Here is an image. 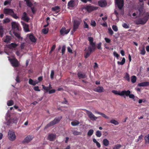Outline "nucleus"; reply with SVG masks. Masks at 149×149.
Here are the masks:
<instances>
[{
  "instance_id": "nucleus-32",
  "label": "nucleus",
  "mask_w": 149,
  "mask_h": 149,
  "mask_svg": "<svg viewBox=\"0 0 149 149\" xmlns=\"http://www.w3.org/2000/svg\"><path fill=\"white\" fill-rule=\"evenodd\" d=\"M110 123H111L115 125H117L119 124V123L117 120H114L112 119L110 121Z\"/></svg>"
},
{
  "instance_id": "nucleus-42",
  "label": "nucleus",
  "mask_w": 149,
  "mask_h": 149,
  "mask_svg": "<svg viewBox=\"0 0 149 149\" xmlns=\"http://www.w3.org/2000/svg\"><path fill=\"white\" fill-rule=\"evenodd\" d=\"M10 21V20L8 18H6L4 19L3 21V22L4 23H6L9 22Z\"/></svg>"
},
{
  "instance_id": "nucleus-34",
  "label": "nucleus",
  "mask_w": 149,
  "mask_h": 149,
  "mask_svg": "<svg viewBox=\"0 0 149 149\" xmlns=\"http://www.w3.org/2000/svg\"><path fill=\"white\" fill-rule=\"evenodd\" d=\"M11 38L10 36H6L4 40V42H5L8 43L10 40Z\"/></svg>"
},
{
  "instance_id": "nucleus-16",
  "label": "nucleus",
  "mask_w": 149,
  "mask_h": 149,
  "mask_svg": "<svg viewBox=\"0 0 149 149\" xmlns=\"http://www.w3.org/2000/svg\"><path fill=\"white\" fill-rule=\"evenodd\" d=\"M79 24L80 22L79 21L76 20L74 21L73 28V30L74 31H75L77 29H78Z\"/></svg>"
},
{
  "instance_id": "nucleus-40",
  "label": "nucleus",
  "mask_w": 149,
  "mask_h": 149,
  "mask_svg": "<svg viewBox=\"0 0 149 149\" xmlns=\"http://www.w3.org/2000/svg\"><path fill=\"white\" fill-rule=\"evenodd\" d=\"M145 139L146 143H149V134L145 137Z\"/></svg>"
},
{
  "instance_id": "nucleus-47",
  "label": "nucleus",
  "mask_w": 149,
  "mask_h": 149,
  "mask_svg": "<svg viewBox=\"0 0 149 149\" xmlns=\"http://www.w3.org/2000/svg\"><path fill=\"white\" fill-rule=\"evenodd\" d=\"M112 28L113 30L115 32H117L118 31V27L115 25H113L112 26Z\"/></svg>"
},
{
  "instance_id": "nucleus-45",
  "label": "nucleus",
  "mask_w": 149,
  "mask_h": 149,
  "mask_svg": "<svg viewBox=\"0 0 149 149\" xmlns=\"http://www.w3.org/2000/svg\"><path fill=\"white\" fill-rule=\"evenodd\" d=\"M18 45L17 44L15 43H11L9 45V47L10 48H15Z\"/></svg>"
},
{
  "instance_id": "nucleus-13",
  "label": "nucleus",
  "mask_w": 149,
  "mask_h": 149,
  "mask_svg": "<svg viewBox=\"0 0 149 149\" xmlns=\"http://www.w3.org/2000/svg\"><path fill=\"white\" fill-rule=\"evenodd\" d=\"M112 92L115 95H118L121 96H123L124 95V93H126L125 91L124 90L122 91H118L116 90H113Z\"/></svg>"
},
{
  "instance_id": "nucleus-28",
  "label": "nucleus",
  "mask_w": 149,
  "mask_h": 149,
  "mask_svg": "<svg viewBox=\"0 0 149 149\" xmlns=\"http://www.w3.org/2000/svg\"><path fill=\"white\" fill-rule=\"evenodd\" d=\"M95 113H96L98 114L101 116H102L104 118H106L107 119H109V117L107 116L106 115H105L104 113L99 112L98 111H95Z\"/></svg>"
},
{
  "instance_id": "nucleus-64",
  "label": "nucleus",
  "mask_w": 149,
  "mask_h": 149,
  "mask_svg": "<svg viewBox=\"0 0 149 149\" xmlns=\"http://www.w3.org/2000/svg\"><path fill=\"white\" fill-rule=\"evenodd\" d=\"M84 27L85 28H88V26L87 23L85 22H84Z\"/></svg>"
},
{
  "instance_id": "nucleus-22",
  "label": "nucleus",
  "mask_w": 149,
  "mask_h": 149,
  "mask_svg": "<svg viewBox=\"0 0 149 149\" xmlns=\"http://www.w3.org/2000/svg\"><path fill=\"white\" fill-rule=\"evenodd\" d=\"M21 22L25 31L26 32L29 31L28 28V25L23 22Z\"/></svg>"
},
{
  "instance_id": "nucleus-37",
  "label": "nucleus",
  "mask_w": 149,
  "mask_h": 149,
  "mask_svg": "<svg viewBox=\"0 0 149 149\" xmlns=\"http://www.w3.org/2000/svg\"><path fill=\"white\" fill-rule=\"evenodd\" d=\"M136 78L135 76H133L131 77V81L133 83H134L136 82Z\"/></svg>"
},
{
  "instance_id": "nucleus-53",
  "label": "nucleus",
  "mask_w": 149,
  "mask_h": 149,
  "mask_svg": "<svg viewBox=\"0 0 149 149\" xmlns=\"http://www.w3.org/2000/svg\"><path fill=\"white\" fill-rule=\"evenodd\" d=\"M11 1V0H7L4 3V5L5 6H6L9 4L10 3Z\"/></svg>"
},
{
  "instance_id": "nucleus-21",
  "label": "nucleus",
  "mask_w": 149,
  "mask_h": 149,
  "mask_svg": "<svg viewBox=\"0 0 149 149\" xmlns=\"http://www.w3.org/2000/svg\"><path fill=\"white\" fill-rule=\"evenodd\" d=\"M99 5L101 7H104L107 5V3L105 0H102L98 2Z\"/></svg>"
},
{
  "instance_id": "nucleus-5",
  "label": "nucleus",
  "mask_w": 149,
  "mask_h": 149,
  "mask_svg": "<svg viewBox=\"0 0 149 149\" xmlns=\"http://www.w3.org/2000/svg\"><path fill=\"white\" fill-rule=\"evenodd\" d=\"M115 3L120 9H121L124 5V0H115Z\"/></svg>"
},
{
  "instance_id": "nucleus-51",
  "label": "nucleus",
  "mask_w": 149,
  "mask_h": 149,
  "mask_svg": "<svg viewBox=\"0 0 149 149\" xmlns=\"http://www.w3.org/2000/svg\"><path fill=\"white\" fill-rule=\"evenodd\" d=\"M108 31L109 33L111 35H112L113 34V32L111 28H108Z\"/></svg>"
},
{
  "instance_id": "nucleus-7",
  "label": "nucleus",
  "mask_w": 149,
  "mask_h": 149,
  "mask_svg": "<svg viewBox=\"0 0 149 149\" xmlns=\"http://www.w3.org/2000/svg\"><path fill=\"white\" fill-rule=\"evenodd\" d=\"M12 65L17 67L18 66L19 62L17 59L15 58L9 59Z\"/></svg>"
},
{
  "instance_id": "nucleus-27",
  "label": "nucleus",
  "mask_w": 149,
  "mask_h": 149,
  "mask_svg": "<svg viewBox=\"0 0 149 149\" xmlns=\"http://www.w3.org/2000/svg\"><path fill=\"white\" fill-rule=\"evenodd\" d=\"M102 143L105 146H108L109 144V142L107 139H104L103 140Z\"/></svg>"
},
{
  "instance_id": "nucleus-20",
  "label": "nucleus",
  "mask_w": 149,
  "mask_h": 149,
  "mask_svg": "<svg viewBox=\"0 0 149 149\" xmlns=\"http://www.w3.org/2000/svg\"><path fill=\"white\" fill-rule=\"evenodd\" d=\"M33 138V137L32 136H26L24 140V142L25 143H29L30 142Z\"/></svg>"
},
{
  "instance_id": "nucleus-62",
  "label": "nucleus",
  "mask_w": 149,
  "mask_h": 149,
  "mask_svg": "<svg viewBox=\"0 0 149 149\" xmlns=\"http://www.w3.org/2000/svg\"><path fill=\"white\" fill-rule=\"evenodd\" d=\"M26 3L27 4V5L28 6L31 7L32 6V4L31 2L30 1H28V2H26Z\"/></svg>"
},
{
  "instance_id": "nucleus-12",
  "label": "nucleus",
  "mask_w": 149,
  "mask_h": 149,
  "mask_svg": "<svg viewBox=\"0 0 149 149\" xmlns=\"http://www.w3.org/2000/svg\"><path fill=\"white\" fill-rule=\"evenodd\" d=\"M88 40L90 42V46L91 48H92V49L93 50H95V44L93 42V38L91 37H89L88 38Z\"/></svg>"
},
{
  "instance_id": "nucleus-61",
  "label": "nucleus",
  "mask_w": 149,
  "mask_h": 149,
  "mask_svg": "<svg viewBox=\"0 0 149 149\" xmlns=\"http://www.w3.org/2000/svg\"><path fill=\"white\" fill-rule=\"evenodd\" d=\"M34 90L36 91H40V90L39 89V87L38 86H35L34 88Z\"/></svg>"
},
{
  "instance_id": "nucleus-8",
  "label": "nucleus",
  "mask_w": 149,
  "mask_h": 149,
  "mask_svg": "<svg viewBox=\"0 0 149 149\" xmlns=\"http://www.w3.org/2000/svg\"><path fill=\"white\" fill-rule=\"evenodd\" d=\"M12 29L15 31L19 30V25L18 23L13 22L11 23Z\"/></svg>"
},
{
  "instance_id": "nucleus-57",
  "label": "nucleus",
  "mask_w": 149,
  "mask_h": 149,
  "mask_svg": "<svg viewBox=\"0 0 149 149\" xmlns=\"http://www.w3.org/2000/svg\"><path fill=\"white\" fill-rule=\"evenodd\" d=\"M65 49V46L63 45L62 47V54H63L64 53Z\"/></svg>"
},
{
  "instance_id": "nucleus-24",
  "label": "nucleus",
  "mask_w": 149,
  "mask_h": 149,
  "mask_svg": "<svg viewBox=\"0 0 149 149\" xmlns=\"http://www.w3.org/2000/svg\"><path fill=\"white\" fill-rule=\"evenodd\" d=\"M149 85V83L148 82H145L138 84V86H148Z\"/></svg>"
},
{
  "instance_id": "nucleus-3",
  "label": "nucleus",
  "mask_w": 149,
  "mask_h": 149,
  "mask_svg": "<svg viewBox=\"0 0 149 149\" xmlns=\"http://www.w3.org/2000/svg\"><path fill=\"white\" fill-rule=\"evenodd\" d=\"M61 118L62 117L61 116L55 118L53 120L51 121L47 124L45 127V128H47L57 123L60 120Z\"/></svg>"
},
{
  "instance_id": "nucleus-44",
  "label": "nucleus",
  "mask_w": 149,
  "mask_h": 149,
  "mask_svg": "<svg viewBox=\"0 0 149 149\" xmlns=\"http://www.w3.org/2000/svg\"><path fill=\"white\" fill-rule=\"evenodd\" d=\"M7 104L8 106H12L13 104V102L12 100L8 101L7 102Z\"/></svg>"
},
{
  "instance_id": "nucleus-17",
  "label": "nucleus",
  "mask_w": 149,
  "mask_h": 149,
  "mask_svg": "<svg viewBox=\"0 0 149 149\" xmlns=\"http://www.w3.org/2000/svg\"><path fill=\"white\" fill-rule=\"evenodd\" d=\"M125 92L126 93H124V95H125L127 96H129L130 98L134 100L135 96L133 94H130L131 92L130 90L125 91Z\"/></svg>"
},
{
  "instance_id": "nucleus-4",
  "label": "nucleus",
  "mask_w": 149,
  "mask_h": 149,
  "mask_svg": "<svg viewBox=\"0 0 149 149\" xmlns=\"http://www.w3.org/2000/svg\"><path fill=\"white\" fill-rule=\"evenodd\" d=\"M85 111L88 117L91 120H95L98 118V117L95 116L91 111L87 110H85Z\"/></svg>"
},
{
  "instance_id": "nucleus-58",
  "label": "nucleus",
  "mask_w": 149,
  "mask_h": 149,
  "mask_svg": "<svg viewBox=\"0 0 149 149\" xmlns=\"http://www.w3.org/2000/svg\"><path fill=\"white\" fill-rule=\"evenodd\" d=\"M91 25L93 26H95L96 25L95 22L94 21H92L91 22Z\"/></svg>"
},
{
  "instance_id": "nucleus-55",
  "label": "nucleus",
  "mask_w": 149,
  "mask_h": 149,
  "mask_svg": "<svg viewBox=\"0 0 149 149\" xmlns=\"http://www.w3.org/2000/svg\"><path fill=\"white\" fill-rule=\"evenodd\" d=\"M54 75V72L53 70H52L51 71L50 74V77L52 79L53 78Z\"/></svg>"
},
{
  "instance_id": "nucleus-30",
  "label": "nucleus",
  "mask_w": 149,
  "mask_h": 149,
  "mask_svg": "<svg viewBox=\"0 0 149 149\" xmlns=\"http://www.w3.org/2000/svg\"><path fill=\"white\" fill-rule=\"evenodd\" d=\"M22 19L26 21H28L29 20L28 18L26 16V13L25 12H24L22 17Z\"/></svg>"
},
{
  "instance_id": "nucleus-43",
  "label": "nucleus",
  "mask_w": 149,
  "mask_h": 149,
  "mask_svg": "<svg viewBox=\"0 0 149 149\" xmlns=\"http://www.w3.org/2000/svg\"><path fill=\"white\" fill-rule=\"evenodd\" d=\"M121 146V145L120 144H117L113 147V149H119Z\"/></svg>"
},
{
  "instance_id": "nucleus-50",
  "label": "nucleus",
  "mask_w": 149,
  "mask_h": 149,
  "mask_svg": "<svg viewBox=\"0 0 149 149\" xmlns=\"http://www.w3.org/2000/svg\"><path fill=\"white\" fill-rule=\"evenodd\" d=\"M59 9V7L58 6H56L52 8V10L54 11H56Z\"/></svg>"
},
{
  "instance_id": "nucleus-59",
  "label": "nucleus",
  "mask_w": 149,
  "mask_h": 149,
  "mask_svg": "<svg viewBox=\"0 0 149 149\" xmlns=\"http://www.w3.org/2000/svg\"><path fill=\"white\" fill-rule=\"evenodd\" d=\"M56 92V91L54 89H52L51 90H50L49 91V94H52L53 93H55Z\"/></svg>"
},
{
  "instance_id": "nucleus-56",
  "label": "nucleus",
  "mask_w": 149,
  "mask_h": 149,
  "mask_svg": "<svg viewBox=\"0 0 149 149\" xmlns=\"http://www.w3.org/2000/svg\"><path fill=\"white\" fill-rule=\"evenodd\" d=\"M11 15L15 19H17L18 18V17L17 16L16 14L14 13L13 11V13Z\"/></svg>"
},
{
  "instance_id": "nucleus-10",
  "label": "nucleus",
  "mask_w": 149,
  "mask_h": 149,
  "mask_svg": "<svg viewBox=\"0 0 149 149\" xmlns=\"http://www.w3.org/2000/svg\"><path fill=\"white\" fill-rule=\"evenodd\" d=\"M70 29H66L65 27H62L60 30V32L62 35L67 34L70 31Z\"/></svg>"
},
{
  "instance_id": "nucleus-52",
  "label": "nucleus",
  "mask_w": 149,
  "mask_h": 149,
  "mask_svg": "<svg viewBox=\"0 0 149 149\" xmlns=\"http://www.w3.org/2000/svg\"><path fill=\"white\" fill-rule=\"evenodd\" d=\"M3 29L2 27H0V34L1 37H2L3 35Z\"/></svg>"
},
{
  "instance_id": "nucleus-46",
  "label": "nucleus",
  "mask_w": 149,
  "mask_h": 149,
  "mask_svg": "<svg viewBox=\"0 0 149 149\" xmlns=\"http://www.w3.org/2000/svg\"><path fill=\"white\" fill-rule=\"evenodd\" d=\"M14 33L15 35L18 38H21L22 39V38H21L20 35V34L18 33H17L15 32H14Z\"/></svg>"
},
{
  "instance_id": "nucleus-31",
  "label": "nucleus",
  "mask_w": 149,
  "mask_h": 149,
  "mask_svg": "<svg viewBox=\"0 0 149 149\" xmlns=\"http://www.w3.org/2000/svg\"><path fill=\"white\" fill-rule=\"evenodd\" d=\"M93 142L96 143V146L98 148H100L101 147V145L100 143H99L97 140L95 138H93Z\"/></svg>"
},
{
  "instance_id": "nucleus-2",
  "label": "nucleus",
  "mask_w": 149,
  "mask_h": 149,
  "mask_svg": "<svg viewBox=\"0 0 149 149\" xmlns=\"http://www.w3.org/2000/svg\"><path fill=\"white\" fill-rule=\"evenodd\" d=\"M16 136L14 132L12 130H10L8 133V138L11 141H13L16 139Z\"/></svg>"
},
{
  "instance_id": "nucleus-11",
  "label": "nucleus",
  "mask_w": 149,
  "mask_h": 149,
  "mask_svg": "<svg viewBox=\"0 0 149 149\" xmlns=\"http://www.w3.org/2000/svg\"><path fill=\"white\" fill-rule=\"evenodd\" d=\"M27 38H29L31 41L33 42H36L37 40L33 35L31 33L27 34Z\"/></svg>"
},
{
  "instance_id": "nucleus-18",
  "label": "nucleus",
  "mask_w": 149,
  "mask_h": 149,
  "mask_svg": "<svg viewBox=\"0 0 149 149\" xmlns=\"http://www.w3.org/2000/svg\"><path fill=\"white\" fill-rule=\"evenodd\" d=\"M94 91L98 93H101L104 91V89L102 86H98L94 89Z\"/></svg>"
},
{
  "instance_id": "nucleus-26",
  "label": "nucleus",
  "mask_w": 149,
  "mask_h": 149,
  "mask_svg": "<svg viewBox=\"0 0 149 149\" xmlns=\"http://www.w3.org/2000/svg\"><path fill=\"white\" fill-rule=\"evenodd\" d=\"M42 86L43 88L47 91H49L50 89L52 88L50 84H49V86L48 87L45 86L44 85H42Z\"/></svg>"
},
{
  "instance_id": "nucleus-1",
  "label": "nucleus",
  "mask_w": 149,
  "mask_h": 149,
  "mask_svg": "<svg viewBox=\"0 0 149 149\" xmlns=\"http://www.w3.org/2000/svg\"><path fill=\"white\" fill-rule=\"evenodd\" d=\"M149 13H146L143 15V18L136 20L135 22L137 24H145L149 18Z\"/></svg>"
},
{
  "instance_id": "nucleus-19",
  "label": "nucleus",
  "mask_w": 149,
  "mask_h": 149,
  "mask_svg": "<svg viewBox=\"0 0 149 149\" xmlns=\"http://www.w3.org/2000/svg\"><path fill=\"white\" fill-rule=\"evenodd\" d=\"M56 138V135L54 134H50L48 135L47 139L50 141H54Z\"/></svg>"
},
{
  "instance_id": "nucleus-15",
  "label": "nucleus",
  "mask_w": 149,
  "mask_h": 149,
  "mask_svg": "<svg viewBox=\"0 0 149 149\" xmlns=\"http://www.w3.org/2000/svg\"><path fill=\"white\" fill-rule=\"evenodd\" d=\"M93 50H94L92 49V48H91V47H89L85 52L86 55L85 56V57L86 58H88L90 55L91 52Z\"/></svg>"
},
{
  "instance_id": "nucleus-35",
  "label": "nucleus",
  "mask_w": 149,
  "mask_h": 149,
  "mask_svg": "<svg viewBox=\"0 0 149 149\" xmlns=\"http://www.w3.org/2000/svg\"><path fill=\"white\" fill-rule=\"evenodd\" d=\"M125 59L124 58H123L121 62L118 61L117 62V63L119 65H123L125 63Z\"/></svg>"
},
{
  "instance_id": "nucleus-14",
  "label": "nucleus",
  "mask_w": 149,
  "mask_h": 149,
  "mask_svg": "<svg viewBox=\"0 0 149 149\" xmlns=\"http://www.w3.org/2000/svg\"><path fill=\"white\" fill-rule=\"evenodd\" d=\"M3 13L6 15H11L13 11V10L8 8H4L3 10Z\"/></svg>"
},
{
  "instance_id": "nucleus-54",
  "label": "nucleus",
  "mask_w": 149,
  "mask_h": 149,
  "mask_svg": "<svg viewBox=\"0 0 149 149\" xmlns=\"http://www.w3.org/2000/svg\"><path fill=\"white\" fill-rule=\"evenodd\" d=\"M125 78L128 81H129L130 80V77L129 74H127L125 77Z\"/></svg>"
},
{
  "instance_id": "nucleus-60",
  "label": "nucleus",
  "mask_w": 149,
  "mask_h": 149,
  "mask_svg": "<svg viewBox=\"0 0 149 149\" xmlns=\"http://www.w3.org/2000/svg\"><path fill=\"white\" fill-rule=\"evenodd\" d=\"M104 40H105L106 42L108 43H109L111 42V40L109 38H104Z\"/></svg>"
},
{
  "instance_id": "nucleus-39",
  "label": "nucleus",
  "mask_w": 149,
  "mask_h": 149,
  "mask_svg": "<svg viewBox=\"0 0 149 149\" xmlns=\"http://www.w3.org/2000/svg\"><path fill=\"white\" fill-rule=\"evenodd\" d=\"M102 135L101 132L99 130H97L96 132V135L97 137H100Z\"/></svg>"
},
{
  "instance_id": "nucleus-25",
  "label": "nucleus",
  "mask_w": 149,
  "mask_h": 149,
  "mask_svg": "<svg viewBox=\"0 0 149 149\" xmlns=\"http://www.w3.org/2000/svg\"><path fill=\"white\" fill-rule=\"evenodd\" d=\"M68 5L69 7H73L74 5V1L72 0L70 1L68 3Z\"/></svg>"
},
{
  "instance_id": "nucleus-9",
  "label": "nucleus",
  "mask_w": 149,
  "mask_h": 149,
  "mask_svg": "<svg viewBox=\"0 0 149 149\" xmlns=\"http://www.w3.org/2000/svg\"><path fill=\"white\" fill-rule=\"evenodd\" d=\"M97 9V8L93 6H87L83 8V9L86 10L88 12H90L92 11L95 10Z\"/></svg>"
},
{
  "instance_id": "nucleus-36",
  "label": "nucleus",
  "mask_w": 149,
  "mask_h": 149,
  "mask_svg": "<svg viewBox=\"0 0 149 149\" xmlns=\"http://www.w3.org/2000/svg\"><path fill=\"white\" fill-rule=\"evenodd\" d=\"M72 134L74 135H80L81 134V133L79 132L76 130L73 131L72 132Z\"/></svg>"
},
{
  "instance_id": "nucleus-49",
  "label": "nucleus",
  "mask_w": 149,
  "mask_h": 149,
  "mask_svg": "<svg viewBox=\"0 0 149 149\" xmlns=\"http://www.w3.org/2000/svg\"><path fill=\"white\" fill-rule=\"evenodd\" d=\"M122 26L123 27L126 29L129 28V25L126 23H123L122 24Z\"/></svg>"
},
{
  "instance_id": "nucleus-6",
  "label": "nucleus",
  "mask_w": 149,
  "mask_h": 149,
  "mask_svg": "<svg viewBox=\"0 0 149 149\" xmlns=\"http://www.w3.org/2000/svg\"><path fill=\"white\" fill-rule=\"evenodd\" d=\"M19 117L17 116H15L13 118L8 119V120L7 124L9 125L10 123H17L18 119Z\"/></svg>"
},
{
  "instance_id": "nucleus-33",
  "label": "nucleus",
  "mask_w": 149,
  "mask_h": 149,
  "mask_svg": "<svg viewBox=\"0 0 149 149\" xmlns=\"http://www.w3.org/2000/svg\"><path fill=\"white\" fill-rule=\"evenodd\" d=\"M79 123V122L77 120H75L71 123V125L73 126H75L78 125Z\"/></svg>"
},
{
  "instance_id": "nucleus-29",
  "label": "nucleus",
  "mask_w": 149,
  "mask_h": 149,
  "mask_svg": "<svg viewBox=\"0 0 149 149\" xmlns=\"http://www.w3.org/2000/svg\"><path fill=\"white\" fill-rule=\"evenodd\" d=\"M78 77L80 78H84L86 77V75L83 74H82L81 72H79L78 73Z\"/></svg>"
},
{
  "instance_id": "nucleus-23",
  "label": "nucleus",
  "mask_w": 149,
  "mask_h": 149,
  "mask_svg": "<svg viewBox=\"0 0 149 149\" xmlns=\"http://www.w3.org/2000/svg\"><path fill=\"white\" fill-rule=\"evenodd\" d=\"M38 82L37 80L33 81L32 79H30L29 80V83L31 84L33 86L35 85L36 84L38 83Z\"/></svg>"
},
{
  "instance_id": "nucleus-48",
  "label": "nucleus",
  "mask_w": 149,
  "mask_h": 149,
  "mask_svg": "<svg viewBox=\"0 0 149 149\" xmlns=\"http://www.w3.org/2000/svg\"><path fill=\"white\" fill-rule=\"evenodd\" d=\"M140 53L141 54L144 55L145 54L146 51L145 50V49L144 47L141 50H140Z\"/></svg>"
},
{
  "instance_id": "nucleus-41",
  "label": "nucleus",
  "mask_w": 149,
  "mask_h": 149,
  "mask_svg": "<svg viewBox=\"0 0 149 149\" xmlns=\"http://www.w3.org/2000/svg\"><path fill=\"white\" fill-rule=\"evenodd\" d=\"M49 29L48 28H45L42 29V32L44 34H46L48 32Z\"/></svg>"
},
{
  "instance_id": "nucleus-63",
  "label": "nucleus",
  "mask_w": 149,
  "mask_h": 149,
  "mask_svg": "<svg viewBox=\"0 0 149 149\" xmlns=\"http://www.w3.org/2000/svg\"><path fill=\"white\" fill-rule=\"evenodd\" d=\"M67 50L70 53H72V49H71V48L70 47H67Z\"/></svg>"
},
{
  "instance_id": "nucleus-38",
  "label": "nucleus",
  "mask_w": 149,
  "mask_h": 149,
  "mask_svg": "<svg viewBox=\"0 0 149 149\" xmlns=\"http://www.w3.org/2000/svg\"><path fill=\"white\" fill-rule=\"evenodd\" d=\"M94 131L93 130L91 129L89 130L87 133V135L88 136H91L93 134Z\"/></svg>"
}]
</instances>
